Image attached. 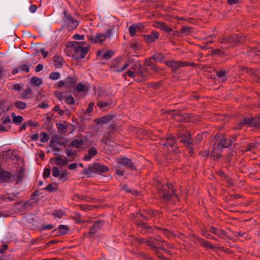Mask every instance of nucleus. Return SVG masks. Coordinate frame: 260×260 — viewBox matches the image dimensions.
Wrapping results in <instances>:
<instances>
[{
	"label": "nucleus",
	"mask_w": 260,
	"mask_h": 260,
	"mask_svg": "<svg viewBox=\"0 0 260 260\" xmlns=\"http://www.w3.org/2000/svg\"><path fill=\"white\" fill-rule=\"evenodd\" d=\"M113 29L114 26H110V28L107 30L106 34L100 33L96 34L95 36H91L88 35L87 37L91 43H102L106 40V38L111 37Z\"/></svg>",
	"instance_id": "obj_4"
},
{
	"label": "nucleus",
	"mask_w": 260,
	"mask_h": 260,
	"mask_svg": "<svg viewBox=\"0 0 260 260\" xmlns=\"http://www.w3.org/2000/svg\"><path fill=\"white\" fill-rule=\"evenodd\" d=\"M232 140L227 138H223L220 140L219 146L224 148H228L232 145Z\"/></svg>",
	"instance_id": "obj_25"
},
{
	"label": "nucleus",
	"mask_w": 260,
	"mask_h": 260,
	"mask_svg": "<svg viewBox=\"0 0 260 260\" xmlns=\"http://www.w3.org/2000/svg\"><path fill=\"white\" fill-rule=\"evenodd\" d=\"M115 116L112 114L107 115L102 117L96 118L94 119V122L97 124H103L113 120Z\"/></svg>",
	"instance_id": "obj_17"
},
{
	"label": "nucleus",
	"mask_w": 260,
	"mask_h": 260,
	"mask_svg": "<svg viewBox=\"0 0 260 260\" xmlns=\"http://www.w3.org/2000/svg\"><path fill=\"white\" fill-rule=\"evenodd\" d=\"M254 127L260 128V120L257 119V117L253 118L252 126Z\"/></svg>",
	"instance_id": "obj_47"
},
{
	"label": "nucleus",
	"mask_w": 260,
	"mask_h": 260,
	"mask_svg": "<svg viewBox=\"0 0 260 260\" xmlns=\"http://www.w3.org/2000/svg\"><path fill=\"white\" fill-rule=\"evenodd\" d=\"M184 135L185 138L182 139L180 141L186 147L189 153H192L194 150L193 147V140L190 137V135L189 133Z\"/></svg>",
	"instance_id": "obj_13"
},
{
	"label": "nucleus",
	"mask_w": 260,
	"mask_h": 260,
	"mask_svg": "<svg viewBox=\"0 0 260 260\" xmlns=\"http://www.w3.org/2000/svg\"><path fill=\"white\" fill-rule=\"evenodd\" d=\"M252 121L253 118L245 117L242 120H241V121L240 122L238 126L236 127V128L238 129H240L244 125H249L251 127Z\"/></svg>",
	"instance_id": "obj_24"
},
{
	"label": "nucleus",
	"mask_w": 260,
	"mask_h": 260,
	"mask_svg": "<svg viewBox=\"0 0 260 260\" xmlns=\"http://www.w3.org/2000/svg\"><path fill=\"white\" fill-rule=\"evenodd\" d=\"M117 164L122 166L125 167L126 169L131 170L136 169L134 163L131 159L127 157L118 158L116 160Z\"/></svg>",
	"instance_id": "obj_11"
},
{
	"label": "nucleus",
	"mask_w": 260,
	"mask_h": 260,
	"mask_svg": "<svg viewBox=\"0 0 260 260\" xmlns=\"http://www.w3.org/2000/svg\"><path fill=\"white\" fill-rule=\"evenodd\" d=\"M41 142L45 143L48 141L49 139V135L46 132H42L40 134Z\"/></svg>",
	"instance_id": "obj_42"
},
{
	"label": "nucleus",
	"mask_w": 260,
	"mask_h": 260,
	"mask_svg": "<svg viewBox=\"0 0 260 260\" xmlns=\"http://www.w3.org/2000/svg\"><path fill=\"white\" fill-rule=\"evenodd\" d=\"M209 232L215 235L216 238L225 239L227 237V233L221 229L212 225L208 226Z\"/></svg>",
	"instance_id": "obj_10"
},
{
	"label": "nucleus",
	"mask_w": 260,
	"mask_h": 260,
	"mask_svg": "<svg viewBox=\"0 0 260 260\" xmlns=\"http://www.w3.org/2000/svg\"><path fill=\"white\" fill-rule=\"evenodd\" d=\"M53 228V225L51 224L43 225L41 227L42 230H51Z\"/></svg>",
	"instance_id": "obj_61"
},
{
	"label": "nucleus",
	"mask_w": 260,
	"mask_h": 260,
	"mask_svg": "<svg viewBox=\"0 0 260 260\" xmlns=\"http://www.w3.org/2000/svg\"><path fill=\"white\" fill-rule=\"evenodd\" d=\"M38 194V192L37 191L33 192L31 194V200L34 201V202H37L38 200V199L37 198Z\"/></svg>",
	"instance_id": "obj_57"
},
{
	"label": "nucleus",
	"mask_w": 260,
	"mask_h": 260,
	"mask_svg": "<svg viewBox=\"0 0 260 260\" xmlns=\"http://www.w3.org/2000/svg\"><path fill=\"white\" fill-rule=\"evenodd\" d=\"M63 58L60 56L55 55L54 57V66L56 68H60L63 65Z\"/></svg>",
	"instance_id": "obj_26"
},
{
	"label": "nucleus",
	"mask_w": 260,
	"mask_h": 260,
	"mask_svg": "<svg viewBox=\"0 0 260 260\" xmlns=\"http://www.w3.org/2000/svg\"><path fill=\"white\" fill-rule=\"evenodd\" d=\"M122 59L121 58H116L112 60L110 68L113 70L114 72H121L125 70L129 66L128 62L122 64Z\"/></svg>",
	"instance_id": "obj_6"
},
{
	"label": "nucleus",
	"mask_w": 260,
	"mask_h": 260,
	"mask_svg": "<svg viewBox=\"0 0 260 260\" xmlns=\"http://www.w3.org/2000/svg\"><path fill=\"white\" fill-rule=\"evenodd\" d=\"M85 36L84 35H80L79 34H75L73 36V38L75 40H84Z\"/></svg>",
	"instance_id": "obj_64"
},
{
	"label": "nucleus",
	"mask_w": 260,
	"mask_h": 260,
	"mask_svg": "<svg viewBox=\"0 0 260 260\" xmlns=\"http://www.w3.org/2000/svg\"><path fill=\"white\" fill-rule=\"evenodd\" d=\"M155 27L160 29L162 31H165L166 32L172 31V29L170 27L168 26L165 22L161 21H157L155 23Z\"/></svg>",
	"instance_id": "obj_20"
},
{
	"label": "nucleus",
	"mask_w": 260,
	"mask_h": 260,
	"mask_svg": "<svg viewBox=\"0 0 260 260\" xmlns=\"http://www.w3.org/2000/svg\"><path fill=\"white\" fill-rule=\"evenodd\" d=\"M109 105V103L106 102L99 101L97 104V106L101 108L106 107Z\"/></svg>",
	"instance_id": "obj_56"
},
{
	"label": "nucleus",
	"mask_w": 260,
	"mask_h": 260,
	"mask_svg": "<svg viewBox=\"0 0 260 260\" xmlns=\"http://www.w3.org/2000/svg\"><path fill=\"white\" fill-rule=\"evenodd\" d=\"M45 190H48L49 192H53V191H54L55 190H56V188H54L53 187V185L52 184H49L45 188Z\"/></svg>",
	"instance_id": "obj_59"
},
{
	"label": "nucleus",
	"mask_w": 260,
	"mask_h": 260,
	"mask_svg": "<svg viewBox=\"0 0 260 260\" xmlns=\"http://www.w3.org/2000/svg\"><path fill=\"white\" fill-rule=\"evenodd\" d=\"M25 169L20 168L18 169L15 174L12 175L8 171L3 170L0 165V183H4L9 181H16V184H19L24 177Z\"/></svg>",
	"instance_id": "obj_1"
},
{
	"label": "nucleus",
	"mask_w": 260,
	"mask_h": 260,
	"mask_svg": "<svg viewBox=\"0 0 260 260\" xmlns=\"http://www.w3.org/2000/svg\"><path fill=\"white\" fill-rule=\"evenodd\" d=\"M141 24H133L129 27L128 30L131 37H133L136 35V31L141 28Z\"/></svg>",
	"instance_id": "obj_27"
},
{
	"label": "nucleus",
	"mask_w": 260,
	"mask_h": 260,
	"mask_svg": "<svg viewBox=\"0 0 260 260\" xmlns=\"http://www.w3.org/2000/svg\"><path fill=\"white\" fill-rule=\"evenodd\" d=\"M51 170L50 169L46 168L45 169L44 172L43 173V177L44 178H47L49 176L50 174Z\"/></svg>",
	"instance_id": "obj_60"
},
{
	"label": "nucleus",
	"mask_w": 260,
	"mask_h": 260,
	"mask_svg": "<svg viewBox=\"0 0 260 260\" xmlns=\"http://www.w3.org/2000/svg\"><path fill=\"white\" fill-rule=\"evenodd\" d=\"M157 188L159 193L161 194L163 199L166 201L171 200L173 195L176 198H177L173 186L170 184L167 183L165 185H162L159 183L157 186Z\"/></svg>",
	"instance_id": "obj_3"
},
{
	"label": "nucleus",
	"mask_w": 260,
	"mask_h": 260,
	"mask_svg": "<svg viewBox=\"0 0 260 260\" xmlns=\"http://www.w3.org/2000/svg\"><path fill=\"white\" fill-rule=\"evenodd\" d=\"M64 13L63 20L68 30L71 31L76 28L79 24L78 21L74 19L70 14H67L65 12Z\"/></svg>",
	"instance_id": "obj_9"
},
{
	"label": "nucleus",
	"mask_w": 260,
	"mask_h": 260,
	"mask_svg": "<svg viewBox=\"0 0 260 260\" xmlns=\"http://www.w3.org/2000/svg\"><path fill=\"white\" fill-rule=\"evenodd\" d=\"M31 84L35 86H39L43 83L41 78L37 77H32L30 79Z\"/></svg>",
	"instance_id": "obj_33"
},
{
	"label": "nucleus",
	"mask_w": 260,
	"mask_h": 260,
	"mask_svg": "<svg viewBox=\"0 0 260 260\" xmlns=\"http://www.w3.org/2000/svg\"><path fill=\"white\" fill-rule=\"evenodd\" d=\"M66 102L69 105H73L75 103V100L72 95H70L66 99Z\"/></svg>",
	"instance_id": "obj_51"
},
{
	"label": "nucleus",
	"mask_w": 260,
	"mask_h": 260,
	"mask_svg": "<svg viewBox=\"0 0 260 260\" xmlns=\"http://www.w3.org/2000/svg\"><path fill=\"white\" fill-rule=\"evenodd\" d=\"M68 172L67 171L62 172L59 176V180L64 182L67 180Z\"/></svg>",
	"instance_id": "obj_45"
},
{
	"label": "nucleus",
	"mask_w": 260,
	"mask_h": 260,
	"mask_svg": "<svg viewBox=\"0 0 260 260\" xmlns=\"http://www.w3.org/2000/svg\"><path fill=\"white\" fill-rule=\"evenodd\" d=\"M12 117V122L16 125H19L23 121V118L20 115L16 116L14 113H12L11 115Z\"/></svg>",
	"instance_id": "obj_30"
},
{
	"label": "nucleus",
	"mask_w": 260,
	"mask_h": 260,
	"mask_svg": "<svg viewBox=\"0 0 260 260\" xmlns=\"http://www.w3.org/2000/svg\"><path fill=\"white\" fill-rule=\"evenodd\" d=\"M218 41L221 44H225L228 45L227 48L231 46L234 47L237 45L240 42V39L238 35H233L231 36L220 38L218 39Z\"/></svg>",
	"instance_id": "obj_7"
},
{
	"label": "nucleus",
	"mask_w": 260,
	"mask_h": 260,
	"mask_svg": "<svg viewBox=\"0 0 260 260\" xmlns=\"http://www.w3.org/2000/svg\"><path fill=\"white\" fill-rule=\"evenodd\" d=\"M199 242L201 244V245L203 247L211 249H214L213 245H212L210 242L205 241L203 239H200Z\"/></svg>",
	"instance_id": "obj_32"
},
{
	"label": "nucleus",
	"mask_w": 260,
	"mask_h": 260,
	"mask_svg": "<svg viewBox=\"0 0 260 260\" xmlns=\"http://www.w3.org/2000/svg\"><path fill=\"white\" fill-rule=\"evenodd\" d=\"M164 147H167L169 151H175L177 149V144L175 138L171 135H167L165 142L162 141L160 143Z\"/></svg>",
	"instance_id": "obj_8"
},
{
	"label": "nucleus",
	"mask_w": 260,
	"mask_h": 260,
	"mask_svg": "<svg viewBox=\"0 0 260 260\" xmlns=\"http://www.w3.org/2000/svg\"><path fill=\"white\" fill-rule=\"evenodd\" d=\"M59 233L61 235L67 234L69 231V229L67 226L65 225H59L58 227Z\"/></svg>",
	"instance_id": "obj_39"
},
{
	"label": "nucleus",
	"mask_w": 260,
	"mask_h": 260,
	"mask_svg": "<svg viewBox=\"0 0 260 260\" xmlns=\"http://www.w3.org/2000/svg\"><path fill=\"white\" fill-rule=\"evenodd\" d=\"M143 37L145 42L149 44L158 39L159 34L157 31L154 30L151 31L149 34L143 35Z\"/></svg>",
	"instance_id": "obj_15"
},
{
	"label": "nucleus",
	"mask_w": 260,
	"mask_h": 260,
	"mask_svg": "<svg viewBox=\"0 0 260 260\" xmlns=\"http://www.w3.org/2000/svg\"><path fill=\"white\" fill-rule=\"evenodd\" d=\"M151 57L156 62H164L165 58L164 54L161 53H156L154 54Z\"/></svg>",
	"instance_id": "obj_29"
},
{
	"label": "nucleus",
	"mask_w": 260,
	"mask_h": 260,
	"mask_svg": "<svg viewBox=\"0 0 260 260\" xmlns=\"http://www.w3.org/2000/svg\"><path fill=\"white\" fill-rule=\"evenodd\" d=\"M50 143H51V144L50 145V147L52 148L53 151H57V152L60 151L59 148H58L57 146H56L55 145H54L52 143V140H51Z\"/></svg>",
	"instance_id": "obj_62"
},
{
	"label": "nucleus",
	"mask_w": 260,
	"mask_h": 260,
	"mask_svg": "<svg viewBox=\"0 0 260 260\" xmlns=\"http://www.w3.org/2000/svg\"><path fill=\"white\" fill-rule=\"evenodd\" d=\"M162 231L163 234L168 238H170L172 236V233L169 230L167 229H162Z\"/></svg>",
	"instance_id": "obj_63"
},
{
	"label": "nucleus",
	"mask_w": 260,
	"mask_h": 260,
	"mask_svg": "<svg viewBox=\"0 0 260 260\" xmlns=\"http://www.w3.org/2000/svg\"><path fill=\"white\" fill-rule=\"evenodd\" d=\"M60 74L59 72H52L49 75V78L53 80H56L60 78Z\"/></svg>",
	"instance_id": "obj_44"
},
{
	"label": "nucleus",
	"mask_w": 260,
	"mask_h": 260,
	"mask_svg": "<svg viewBox=\"0 0 260 260\" xmlns=\"http://www.w3.org/2000/svg\"><path fill=\"white\" fill-rule=\"evenodd\" d=\"M257 147V143H248L245 147V152L250 151L253 152Z\"/></svg>",
	"instance_id": "obj_34"
},
{
	"label": "nucleus",
	"mask_w": 260,
	"mask_h": 260,
	"mask_svg": "<svg viewBox=\"0 0 260 260\" xmlns=\"http://www.w3.org/2000/svg\"><path fill=\"white\" fill-rule=\"evenodd\" d=\"M191 27H182L180 30V34L182 35V36H186L189 34L190 32Z\"/></svg>",
	"instance_id": "obj_40"
},
{
	"label": "nucleus",
	"mask_w": 260,
	"mask_h": 260,
	"mask_svg": "<svg viewBox=\"0 0 260 260\" xmlns=\"http://www.w3.org/2000/svg\"><path fill=\"white\" fill-rule=\"evenodd\" d=\"M60 171L59 169L56 167H53L52 168V174L55 177H59L60 175Z\"/></svg>",
	"instance_id": "obj_53"
},
{
	"label": "nucleus",
	"mask_w": 260,
	"mask_h": 260,
	"mask_svg": "<svg viewBox=\"0 0 260 260\" xmlns=\"http://www.w3.org/2000/svg\"><path fill=\"white\" fill-rule=\"evenodd\" d=\"M146 245L148 246L154 252L157 250L156 243L152 240V238H150L149 240H147Z\"/></svg>",
	"instance_id": "obj_37"
},
{
	"label": "nucleus",
	"mask_w": 260,
	"mask_h": 260,
	"mask_svg": "<svg viewBox=\"0 0 260 260\" xmlns=\"http://www.w3.org/2000/svg\"><path fill=\"white\" fill-rule=\"evenodd\" d=\"M215 72L217 78L221 82H224L226 81L228 72L225 70L222 69L218 71H215Z\"/></svg>",
	"instance_id": "obj_21"
},
{
	"label": "nucleus",
	"mask_w": 260,
	"mask_h": 260,
	"mask_svg": "<svg viewBox=\"0 0 260 260\" xmlns=\"http://www.w3.org/2000/svg\"><path fill=\"white\" fill-rule=\"evenodd\" d=\"M136 224L141 230V232L143 234H145L147 233H152L153 232L152 228L150 226L147 225L144 222H142L137 220H136Z\"/></svg>",
	"instance_id": "obj_16"
},
{
	"label": "nucleus",
	"mask_w": 260,
	"mask_h": 260,
	"mask_svg": "<svg viewBox=\"0 0 260 260\" xmlns=\"http://www.w3.org/2000/svg\"><path fill=\"white\" fill-rule=\"evenodd\" d=\"M93 106L94 104L92 102L89 103L86 109V112L88 113H91L93 110Z\"/></svg>",
	"instance_id": "obj_58"
},
{
	"label": "nucleus",
	"mask_w": 260,
	"mask_h": 260,
	"mask_svg": "<svg viewBox=\"0 0 260 260\" xmlns=\"http://www.w3.org/2000/svg\"><path fill=\"white\" fill-rule=\"evenodd\" d=\"M209 233L210 232L208 231V227L205 229L202 230V234L204 237H205L206 238H207L208 239L217 240V239L216 238H215L214 236H212V235L211 234H210Z\"/></svg>",
	"instance_id": "obj_35"
},
{
	"label": "nucleus",
	"mask_w": 260,
	"mask_h": 260,
	"mask_svg": "<svg viewBox=\"0 0 260 260\" xmlns=\"http://www.w3.org/2000/svg\"><path fill=\"white\" fill-rule=\"evenodd\" d=\"M65 152L67 156L69 158V161L73 160L77 157L76 151L70 148H66Z\"/></svg>",
	"instance_id": "obj_23"
},
{
	"label": "nucleus",
	"mask_w": 260,
	"mask_h": 260,
	"mask_svg": "<svg viewBox=\"0 0 260 260\" xmlns=\"http://www.w3.org/2000/svg\"><path fill=\"white\" fill-rule=\"evenodd\" d=\"M30 67V64H22L18 68L14 69L12 72V73L13 75H15L19 72L28 73L29 72Z\"/></svg>",
	"instance_id": "obj_19"
},
{
	"label": "nucleus",
	"mask_w": 260,
	"mask_h": 260,
	"mask_svg": "<svg viewBox=\"0 0 260 260\" xmlns=\"http://www.w3.org/2000/svg\"><path fill=\"white\" fill-rule=\"evenodd\" d=\"M14 106L17 109H20V110H24L26 107V103L20 101H16L14 103Z\"/></svg>",
	"instance_id": "obj_38"
},
{
	"label": "nucleus",
	"mask_w": 260,
	"mask_h": 260,
	"mask_svg": "<svg viewBox=\"0 0 260 260\" xmlns=\"http://www.w3.org/2000/svg\"><path fill=\"white\" fill-rule=\"evenodd\" d=\"M72 218L78 222L81 221V215L78 212H75L74 213V216H72Z\"/></svg>",
	"instance_id": "obj_54"
},
{
	"label": "nucleus",
	"mask_w": 260,
	"mask_h": 260,
	"mask_svg": "<svg viewBox=\"0 0 260 260\" xmlns=\"http://www.w3.org/2000/svg\"><path fill=\"white\" fill-rule=\"evenodd\" d=\"M67 84L75 83L77 81V78L75 76H69L65 79Z\"/></svg>",
	"instance_id": "obj_46"
},
{
	"label": "nucleus",
	"mask_w": 260,
	"mask_h": 260,
	"mask_svg": "<svg viewBox=\"0 0 260 260\" xmlns=\"http://www.w3.org/2000/svg\"><path fill=\"white\" fill-rule=\"evenodd\" d=\"M157 250L156 251H154V252L155 254H158V252H159L160 250H162L165 251V252L169 253V251L167 250L164 247L161 246L160 245L157 246Z\"/></svg>",
	"instance_id": "obj_55"
},
{
	"label": "nucleus",
	"mask_w": 260,
	"mask_h": 260,
	"mask_svg": "<svg viewBox=\"0 0 260 260\" xmlns=\"http://www.w3.org/2000/svg\"><path fill=\"white\" fill-rule=\"evenodd\" d=\"M0 131L2 132L8 131L11 127V120L8 115H4L0 119Z\"/></svg>",
	"instance_id": "obj_12"
},
{
	"label": "nucleus",
	"mask_w": 260,
	"mask_h": 260,
	"mask_svg": "<svg viewBox=\"0 0 260 260\" xmlns=\"http://www.w3.org/2000/svg\"><path fill=\"white\" fill-rule=\"evenodd\" d=\"M52 160H54V164L56 165H61V156H56L53 158H51L50 159V161Z\"/></svg>",
	"instance_id": "obj_52"
},
{
	"label": "nucleus",
	"mask_w": 260,
	"mask_h": 260,
	"mask_svg": "<svg viewBox=\"0 0 260 260\" xmlns=\"http://www.w3.org/2000/svg\"><path fill=\"white\" fill-rule=\"evenodd\" d=\"M83 144V140L82 139H76L73 140L69 147H72L76 148H80Z\"/></svg>",
	"instance_id": "obj_31"
},
{
	"label": "nucleus",
	"mask_w": 260,
	"mask_h": 260,
	"mask_svg": "<svg viewBox=\"0 0 260 260\" xmlns=\"http://www.w3.org/2000/svg\"><path fill=\"white\" fill-rule=\"evenodd\" d=\"M152 58H147L145 60V65L151 68V70L157 72L159 70L158 67L151 60Z\"/></svg>",
	"instance_id": "obj_28"
},
{
	"label": "nucleus",
	"mask_w": 260,
	"mask_h": 260,
	"mask_svg": "<svg viewBox=\"0 0 260 260\" xmlns=\"http://www.w3.org/2000/svg\"><path fill=\"white\" fill-rule=\"evenodd\" d=\"M223 53H224L223 51L220 49H214L212 50V54L213 55H218V56L222 55L223 54Z\"/></svg>",
	"instance_id": "obj_50"
},
{
	"label": "nucleus",
	"mask_w": 260,
	"mask_h": 260,
	"mask_svg": "<svg viewBox=\"0 0 260 260\" xmlns=\"http://www.w3.org/2000/svg\"><path fill=\"white\" fill-rule=\"evenodd\" d=\"M64 215V213L61 210H55L52 213V215L57 218H61Z\"/></svg>",
	"instance_id": "obj_41"
},
{
	"label": "nucleus",
	"mask_w": 260,
	"mask_h": 260,
	"mask_svg": "<svg viewBox=\"0 0 260 260\" xmlns=\"http://www.w3.org/2000/svg\"><path fill=\"white\" fill-rule=\"evenodd\" d=\"M98 153V151L94 147H92L89 149L88 151V154L85 155L84 156V160L85 161H89L91 159V158L96 155Z\"/></svg>",
	"instance_id": "obj_22"
},
{
	"label": "nucleus",
	"mask_w": 260,
	"mask_h": 260,
	"mask_svg": "<svg viewBox=\"0 0 260 260\" xmlns=\"http://www.w3.org/2000/svg\"><path fill=\"white\" fill-rule=\"evenodd\" d=\"M75 89L78 92H82L84 89V85L82 83H79L77 84V85L75 87Z\"/></svg>",
	"instance_id": "obj_49"
},
{
	"label": "nucleus",
	"mask_w": 260,
	"mask_h": 260,
	"mask_svg": "<svg viewBox=\"0 0 260 260\" xmlns=\"http://www.w3.org/2000/svg\"><path fill=\"white\" fill-rule=\"evenodd\" d=\"M165 64L171 68L173 73H175L181 67H183V61H179L174 60H169L165 61Z\"/></svg>",
	"instance_id": "obj_14"
},
{
	"label": "nucleus",
	"mask_w": 260,
	"mask_h": 260,
	"mask_svg": "<svg viewBox=\"0 0 260 260\" xmlns=\"http://www.w3.org/2000/svg\"><path fill=\"white\" fill-rule=\"evenodd\" d=\"M32 91L29 87L27 88L24 90L23 92L21 94V98L22 99H29L30 97Z\"/></svg>",
	"instance_id": "obj_36"
},
{
	"label": "nucleus",
	"mask_w": 260,
	"mask_h": 260,
	"mask_svg": "<svg viewBox=\"0 0 260 260\" xmlns=\"http://www.w3.org/2000/svg\"><path fill=\"white\" fill-rule=\"evenodd\" d=\"M113 54V51L111 50H107L103 54V57L105 59H109L112 57Z\"/></svg>",
	"instance_id": "obj_43"
},
{
	"label": "nucleus",
	"mask_w": 260,
	"mask_h": 260,
	"mask_svg": "<svg viewBox=\"0 0 260 260\" xmlns=\"http://www.w3.org/2000/svg\"><path fill=\"white\" fill-rule=\"evenodd\" d=\"M129 46L131 48L135 50L139 49L140 48V44L136 41L130 42Z\"/></svg>",
	"instance_id": "obj_48"
},
{
	"label": "nucleus",
	"mask_w": 260,
	"mask_h": 260,
	"mask_svg": "<svg viewBox=\"0 0 260 260\" xmlns=\"http://www.w3.org/2000/svg\"><path fill=\"white\" fill-rule=\"evenodd\" d=\"M103 225L104 222L103 221H96L92 225V226L90 228L89 233L90 234H95L98 231L101 229Z\"/></svg>",
	"instance_id": "obj_18"
},
{
	"label": "nucleus",
	"mask_w": 260,
	"mask_h": 260,
	"mask_svg": "<svg viewBox=\"0 0 260 260\" xmlns=\"http://www.w3.org/2000/svg\"><path fill=\"white\" fill-rule=\"evenodd\" d=\"M109 170V168L105 165H102L100 164L96 163L92 166H89L85 171V174L88 177L91 176L92 173H105Z\"/></svg>",
	"instance_id": "obj_5"
},
{
	"label": "nucleus",
	"mask_w": 260,
	"mask_h": 260,
	"mask_svg": "<svg viewBox=\"0 0 260 260\" xmlns=\"http://www.w3.org/2000/svg\"><path fill=\"white\" fill-rule=\"evenodd\" d=\"M85 44L84 42H75L72 46V56L77 59L80 60L83 58L87 53L89 47H83L82 45Z\"/></svg>",
	"instance_id": "obj_2"
}]
</instances>
